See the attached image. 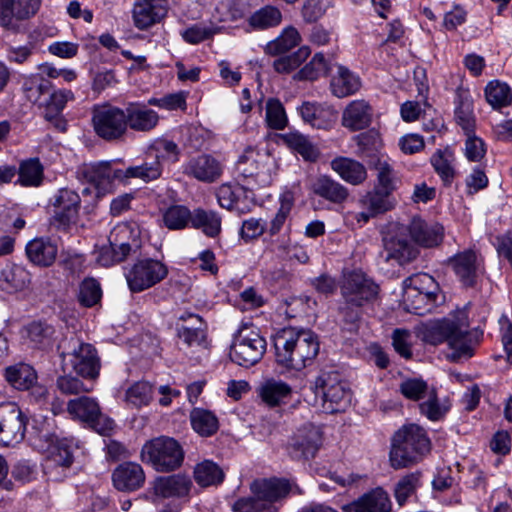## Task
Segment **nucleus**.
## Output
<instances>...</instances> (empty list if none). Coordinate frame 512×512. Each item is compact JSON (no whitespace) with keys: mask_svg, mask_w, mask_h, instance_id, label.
I'll list each match as a JSON object with an SVG mask.
<instances>
[{"mask_svg":"<svg viewBox=\"0 0 512 512\" xmlns=\"http://www.w3.org/2000/svg\"><path fill=\"white\" fill-rule=\"evenodd\" d=\"M469 320L466 308L458 310L451 318H445L428 328L424 334L427 343L438 345L446 342L453 361L471 358L479 346L483 331L468 329Z\"/></svg>","mask_w":512,"mask_h":512,"instance_id":"1","label":"nucleus"},{"mask_svg":"<svg viewBox=\"0 0 512 512\" xmlns=\"http://www.w3.org/2000/svg\"><path fill=\"white\" fill-rule=\"evenodd\" d=\"M30 437L48 456L43 464L45 474L54 481H61L74 461L72 440L59 438L54 430V420L46 417L34 418Z\"/></svg>","mask_w":512,"mask_h":512,"instance_id":"2","label":"nucleus"},{"mask_svg":"<svg viewBox=\"0 0 512 512\" xmlns=\"http://www.w3.org/2000/svg\"><path fill=\"white\" fill-rule=\"evenodd\" d=\"M339 288L342 302L338 313L345 324L355 327L363 308L377 299L379 286L362 270L354 269L343 272Z\"/></svg>","mask_w":512,"mask_h":512,"instance_id":"3","label":"nucleus"},{"mask_svg":"<svg viewBox=\"0 0 512 512\" xmlns=\"http://www.w3.org/2000/svg\"><path fill=\"white\" fill-rule=\"evenodd\" d=\"M276 362L286 369L301 371L311 365L319 353L318 336L309 329L284 328L274 342Z\"/></svg>","mask_w":512,"mask_h":512,"instance_id":"4","label":"nucleus"},{"mask_svg":"<svg viewBox=\"0 0 512 512\" xmlns=\"http://www.w3.org/2000/svg\"><path fill=\"white\" fill-rule=\"evenodd\" d=\"M431 443L426 431L409 424L399 429L392 439L390 463L394 469H401L420 462L430 451Z\"/></svg>","mask_w":512,"mask_h":512,"instance_id":"5","label":"nucleus"},{"mask_svg":"<svg viewBox=\"0 0 512 512\" xmlns=\"http://www.w3.org/2000/svg\"><path fill=\"white\" fill-rule=\"evenodd\" d=\"M251 489L254 497L238 500L233 506L234 512H278L275 502L286 498L292 491L302 494L295 483L284 478L256 480Z\"/></svg>","mask_w":512,"mask_h":512,"instance_id":"6","label":"nucleus"},{"mask_svg":"<svg viewBox=\"0 0 512 512\" xmlns=\"http://www.w3.org/2000/svg\"><path fill=\"white\" fill-rule=\"evenodd\" d=\"M316 401H320L325 413L344 411L350 404L351 394L340 374L333 370H322L310 384Z\"/></svg>","mask_w":512,"mask_h":512,"instance_id":"7","label":"nucleus"},{"mask_svg":"<svg viewBox=\"0 0 512 512\" xmlns=\"http://www.w3.org/2000/svg\"><path fill=\"white\" fill-rule=\"evenodd\" d=\"M141 459L158 472H170L181 466L184 451L175 439L161 436L143 445Z\"/></svg>","mask_w":512,"mask_h":512,"instance_id":"8","label":"nucleus"},{"mask_svg":"<svg viewBox=\"0 0 512 512\" xmlns=\"http://www.w3.org/2000/svg\"><path fill=\"white\" fill-rule=\"evenodd\" d=\"M267 342L255 327L243 326L234 336L230 349L231 360L243 367H251L264 356Z\"/></svg>","mask_w":512,"mask_h":512,"instance_id":"9","label":"nucleus"},{"mask_svg":"<svg viewBox=\"0 0 512 512\" xmlns=\"http://www.w3.org/2000/svg\"><path fill=\"white\" fill-rule=\"evenodd\" d=\"M167 274L168 269L161 261L145 258L137 260L124 275L130 291L139 293L161 282Z\"/></svg>","mask_w":512,"mask_h":512,"instance_id":"10","label":"nucleus"},{"mask_svg":"<svg viewBox=\"0 0 512 512\" xmlns=\"http://www.w3.org/2000/svg\"><path fill=\"white\" fill-rule=\"evenodd\" d=\"M125 110L112 105L93 109L92 123L95 133L102 139L114 141L122 138L126 131Z\"/></svg>","mask_w":512,"mask_h":512,"instance_id":"11","label":"nucleus"},{"mask_svg":"<svg viewBox=\"0 0 512 512\" xmlns=\"http://www.w3.org/2000/svg\"><path fill=\"white\" fill-rule=\"evenodd\" d=\"M27 416L14 402L0 404V445L14 447L25 437Z\"/></svg>","mask_w":512,"mask_h":512,"instance_id":"12","label":"nucleus"},{"mask_svg":"<svg viewBox=\"0 0 512 512\" xmlns=\"http://www.w3.org/2000/svg\"><path fill=\"white\" fill-rule=\"evenodd\" d=\"M67 410L70 415L89 424L102 435L109 434L114 429V421L102 414L98 402L91 397H79L68 402Z\"/></svg>","mask_w":512,"mask_h":512,"instance_id":"13","label":"nucleus"},{"mask_svg":"<svg viewBox=\"0 0 512 512\" xmlns=\"http://www.w3.org/2000/svg\"><path fill=\"white\" fill-rule=\"evenodd\" d=\"M385 261L399 265L410 263L418 256V248L408 239L405 225H399L384 238Z\"/></svg>","mask_w":512,"mask_h":512,"instance_id":"14","label":"nucleus"},{"mask_svg":"<svg viewBox=\"0 0 512 512\" xmlns=\"http://www.w3.org/2000/svg\"><path fill=\"white\" fill-rule=\"evenodd\" d=\"M41 6V0H2L0 2V27L17 32L19 22L33 17Z\"/></svg>","mask_w":512,"mask_h":512,"instance_id":"15","label":"nucleus"},{"mask_svg":"<svg viewBox=\"0 0 512 512\" xmlns=\"http://www.w3.org/2000/svg\"><path fill=\"white\" fill-rule=\"evenodd\" d=\"M270 157L253 148H248L236 163L237 171L245 178H255L260 185L271 183Z\"/></svg>","mask_w":512,"mask_h":512,"instance_id":"16","label":"nucleus"},{"mask_svg":"<svg viewBox=\"0 0 512 512\" xmlns=\"http://www.w3.org/2000/svg\"><path fill=\"white\" fill-rule=\"evenodd\" d=\"M448 265L466 287H473L484 271L482 258L471 249L459 252L449 258Z\"/></svg>","mask_w":512,"mask_h":512,"instance_id":"17","label":"nucleus"},{"mask_svg":"<svg viewBox=\"0 0 512 512\" xmlns=\"http://www.w3.org/2000/svg\"><path fill=\"white\" fill-rule=\"evenodd\" d=\"M113 164L111 161H102L84 165L80 168L79 174L95 186L98 195L105 194L110 191L115 180L124 182L123 170L115 168Z\"/></svg>","mask_w":512,"mask_h":512,"instance_id":"18","label":"nucleus"},{"mask_svg":"<svg viewBox=\"0 0 512 512\" xmlns=\"http://www.w3.org/2000/svg\"><path fill=\"white\" fill-rule=\"evenodd\" d=\"M223 164L209 154L190 158L183 165V173L203 183L216 182L223 173Z\"/></svg>","mask_w":512,"mask_h":512,"instance_id":"19","label":"nucleus"},{"mask_svg":"<svg viewBox=\"0 0 512 512\" xmlns=\"http://www.w3.org/2000/svg\"><path fill=\"white\" fill-rule=\"evenodd\" d=\"M322 445L320 428L308 424L300 428L289 445V453L295 459H310L315 457Z\"/></svg>","mask_w":512,"mask_h":512,"instance_id":"20","label":"nucleus"},{"mask_svg":"<svg viewBox=\"0 0 512 512\" xmlns=\"http://www.w3.org/2000/svg\"><path fill=\"white\" fill-rule=\"evenodd\" d=\"M140 229L135 223H119L111 230L108 242L124 253L126 259L139 253L142 242Z\"/></svg>","mask_w":512,"mask_h":512,"instance_id":"21","label":"nucleus"},{"mask_svg":"<svg viewBox=\"0 0 512 512\" xmlns=\"http://www.w3.org/2000/svg\"><path fill=\"white\" fill-rule=\"evenodd\" d=\"M81 199L78 193L70 189H60L54 196L52 205L55 208L54 222L59 227H67L78 218Z\"/></svg>","mask_w":512,"mask_h":512,"instance_id":"22","label":"nucleus"},{"mask_svg":"<svg viewBox=\"0 0 512 512\" xmlns=\"http://www.w3.org/2000/svg\"><path fill=\"white\" fill-rule=\"evenodd\" d=\"M73 370L80 376L95 379L99 375L100 360L96 349L91 344L81 343L77 349L68 354Z\"/></svg>","mask_w":512,"mask_h":512,"instance_id":"23","label":"nucleus"},{"mask_svg":"<svg viewBox=\"0 0 512 512\" xmlns=\"http://www.w3.org/2000/svg\"><path fill=\"white\" fill-rule=\"evenodd\" d=\"M167 0H135L133 7V22L145 30L160 22L167 13Z\"/></svg>","mask_w":512,"mask_h":512,"instance_id":"24","label":"nucleus"},{"mask_svg":"<svg viewBox=\"0 0 512 512\" xmlns=\"http://www.w3.org/2000/svg\"><path fill=\"white\" fill-rule=\"evenodd\" d=\"M125 110L126 125L136 132H150L159 123V115L145 103L131 102Z\"/></svg>","mask_w":512,"mask_h":512,"instance_id":"25","label":"nucleus"},{"mask_svg":"<svg viewBox=\"0 0 512 512\" xmlns=\"http://www.w3.org/2000/svg\"><path fill=\"white\" fill-rule=\"evenodd\" d=\"M405 228L413 242L424 247L437 246L443 239V227L440 224H429L419 217H414Z\"/></svg>","mask_w":512,"mask_h":512,"instance_id":"26","label":"nucleus"},{"mask_svg":"<svg viewBox=\"0 0 512 512\" xmlns=\"http://www.w3.org/2000/svg\"><path fill=\"white\" fill-rule=\"evenodd\" d=\"M342 510L343 512H389L391 501L386 491L376 488L344 505Z\"/></svg>","mask_w":512,"mask_h":512,"instance_id":"27","label":"nucleus"},{"mask_svg":"<svg viewBox=\"0 0 512 512\" xmlns=\"http://www.w3.org/2000/svg\"><path fill=\"white\" fill-rule=\"evenodd\" d=\"M297 111L305 123L316 129L328 130L336 121L333 108L314 102H303Z\"/></svg>","mask_w":512,"mask_h":512,"instance_id":"28","label":"nucleus"},{"mask_svg":"<svg viewBox=\"0 0 512 512\" xmlns=\"http://www.w3.org/2000/svg\"><path fill=\"white\" fill-rule=\"evenodd\" d=\"M112 480L116 489L120 491H134L144 484L145 474L139 464L125 462L113 471Z\"/></svg>","mask_w":512,"mask_h":512,"instance_id":"29","label":"nucleus"},{"mask_svg":"<svg viewBox=\"0 0 512 512\" xmlns=\"http://www.w3.org/2000/svg\"><path fill=\"white\" fill-rule=\"evenodd\" d=\"M372 120V107L365 100L350 102L342 113V125L351 130L358 131L367 128Z\"/></svg>","mask_w":512,"mask_h":512,"instance_id":"30","label":"nucleus"},{"mask_svg":"<svg viewBox=\"0 0 512 512\" xmlns=\"http://www.w3.org/2000/svg\"><path fill=\"white\" fill-rule=\"evenodd\" d=\"M283 14L281 10L274 5L267 4L252 12L246 18L247 32L266 31L281 25Z\"/></svg>","mask_w":512,"mask_h":512,"instance_id":"31","label":"nucleus"},{"mask_svg":"<svg viewBox=\"0 0 512 512\" xmlns=\"http://www.w3.org/2000/svg\"><path fill=\"white\" fill-rule=\"evenodd\" d=\"M74 99V94L71 90L60 89L49 93V99L44 105V118L46 121L52 123L58 130H66V122L62 118V111L64 110L68 101Z\"/></svg>","mask_w":512,"mask_h":512,"instance_id":"32","label":"nucleus"},{"mask_svg":"<svg viewBox=\"0 0 512 512\" xmlns=\"http://www.w3.org/2000/svg\"><path fill=\"white\" fill-rule=\"evenodd\" d=\"M259 396L270 407L280 406L290 402L293 390L282 380L267 379L259 387Z\"/></svg>","mask_w":512,"mask_h":512,"instance_id":"33","label":"nucleus"},{"mask_svg":"<svg viewBox=\"0 0 512 512\" xmlns=\"http://www.w3.org/2000/svg\"><path fill=\"white\" fill-rule=\"evenodd\" d=\"M58 253L57 245L49 238H35L26 245L28 259L41 267L51 266Z\"/></svg>","mask_w":512,"mask_h":512,"instance_id":"34","label":"nucleus"},{"mask_svg":"<svg viewBox=\"0 0 512 512\" xmlns=\"http://www.w3.org/2000/svg\"><path fill=\"white\" fill-rule=\"evenodd\" d=\"M312 192L334 204L343 203L349 195L348 189L329 176L321 175L311 184Z\"/></svg>","mask_w":512,"mask_h":512,"instance_id":"35","label":"nucleus"},{"mask_svg":"<svg viewBox=\"0 0 512 512\" xmlns=\"http://www.w3.org/2000/svg\"><path fill=\"white\" fill-rule=\"evenodd\" d=\"M191 480L186 475L175 474L158 477L154 482V492L163 498L181 497L188 494Z\"/></svg>","mask_w":512,"mask_h":512,"instance_id":"36","label":"nucleus"},{"mask_svg":"<svg viewBox=\"0 0 512 512\" xmlns=\"http://www.w3.org/2000/svg\"><path fill=\"white\" fill-rule=\"evenodd\" d=\"M331 168L344 181L352 185L362 184L367 178L365 166L351 158L337 157L331 161Z\"/></svg>","mask_w":512,"mask_h":512,"instance_id":"37","label":"nucleus"},{"mask_svg":"<svg viewBox=\"0 0 512 512\" xmlns=\"http://www.w3.org/2000/svg\"><path fill=\"white\" fill-rule=\"evenodd\" d=\"M180 321H190L191 324H182L177 328L179 339L188 347L199 346L205 339L202 319L192 313H184L179 317Z\"/></svg>","mask_w":512,"mask_h":512,"instance_id":"38","label":"nucleus"},{"mask_svg":"<svg viewBox=\"0 0 512 512\" xmlns=\"http://www.w3.org/2000/svg\"><path fill=\"white\" fill-rule=\"evenodd\" d=\"M31 280L30 273L20 265L7 266L0 272V289L14 293L25 289Z\"/></svg>","mask_w":512,"mask_h":512,"instance_id":"39","label":"nucleus"},{"mask_svg":"<svg viewBox=\"0 0 512 512\" xmlns=\"http://www.w3.org/2000/svg\"><path fill=\"white\" fill-rule=\"evenodd\" d=\"M361 87L360 78L343 66H339L331 80L332 93L343 98L356 93Z\"/></svg>","mask_w":512,"mask_h":512,"instance_id":"40","label":"nucleus"},{"mask_svg":"<svg viewBox=\"0 0 512 512\" xmlns=\"http://www.w3.org/2000/svg\"><path fill=\"white\" fill-rule=\"evenodd\" d=\"M282 139L290 149L301 155L305 161L315 162L320 156L318 148L307 136L298 131H290L284 134Z\"/></svg>","mask_w":512,"mask_h":512,"instance_id":"41","label":"nucleus"},{"mask_svg":"<svg viewBox=\"0 0 512 512\" xmlns=\"http://www.w3.org/2000/svg\"><path fill=\"white\" fill-rule=\"evenodd\" d=\"M191 226L208 237H216L221 231V217L215 211L197 208L192 211Z\"/></svg>","mask_w":512,"mask_h":512,"instance_id":"42","label":"nucleus"},{"mask_svg":"<svg viewBox=\"0 0 512 512\" xmlns=\"http://www.w3.org/2000/svg\"><path fill=\"white\" fill-rule=\"evenodd\" d=\"M5 378L16 389L29 390L36 383L37 374L32 366L19 363L6 368Z\"/></svg>","mask_w":512,"mask_h":512,"instance_id":"43","label":"nucleus"},{"mask_svg":"<svg viewBox=\"0 0 512 512\" xmlns=\"http://www.w3.org/2000/svg\"><path fill=\"white\" fill-rule=\"evenodd\" d=\"M484 95L487 103L493 109H501L512 103V90L510 86L500 80L488 82L484 89Z\"/></svg>","mask_w":512,"mask_h":512,"instance_id":"44","label":"nucleus"},{"mask_svg":"<svg viewBox=\"0 0 512 512\" xmlns=\"http://www.w3.org/2000/svg\"><path fill=\"white\" fill-rule=\"evenodd\" d=\"M190 422L193 430L203 437L215 434L219 428L217 417L209 410L194 408L190 412Z\"/></svg>","mask_w":512,"mask_h":512,"instance_id":"45","label":"nucleus"},{"mask_svg":"<svg viewBox=\"0 0 512 512\" xmlns=\"http://www.w3.org/2000/svg\"><path fill=\"white\" fill-rule=\"evenodd\" d=\"M54 333L55 330L51 325L42 321H34L26 326L24 337L32 347L46 348L52 344Z\"/></svg>","mask_w":512,"mask_h":512,"instance_id":"46","label":"nucleus"},{"mask_svg":"<svg viewBox=\"0 0 512 512\" xmlns=\"http://www.w3.org/2000/svg\"><path fill=\"white\" fill-rule=\"evenodd\" d=\"M300 41L301 36L298 30L293 26H287L276 39L266 44L265 52L270 55L286 53L296 47Z\"/></svg>","mask_w":512,"mask_h":512,"instance_id":"47","label":"nucleus"},{"mask_svg":"<svg viewBox=\"0 0 512 512\" xmlns=\"http://www.w3.org/2000/svg\"><path fill=\"white\" fill-rule=\"evenodd\" d=\"M453 161V155L448 150H437L430 159L431 165L445 186H451L456 176Z\"/></svg>","mask_w":512,"mask_h":512,"instance_id":"48","label":"nucleus"},{"mask_svg":"<svg viewBox=\"0 0 512 512\" xmlns=\"http://www.w3.org/2000/svg\"><path fill=\"white\" fill-rule=\"evenodd\" d=\"M194 479L202 487L218 485L224 479V472L213 461L204 460L195 466Z\"/></svg>","mask_w":512,"mask_h":512,"instance_id":"49","label":"nucleus"},{"mask_svg":"<svg viewBox=\"0 0 512 512\" xmlns=\"http://www.w3.org/2000/svg\"><path fill=\"white\" fill-rule=\"evenodd\" d=\"M162 164L157 159L144 161L141 165L130 166L123 170V180L126 182L130 178H138L144 182H150L158 179L162 175Z\"/></svg>","mask_w":512,"mask_h":512,"instance_id":"50","label":"nucleus"},{"mask_svg":"<svg viewBox=\"0 0 512 512\" xmlns=\"http://www.w3.org/2000/svg\"><path fill=\"white\" fill-rule=\"evenodd\" d=\"M391 193L375 188L366 193L360 200L361 205L375 215L391 210L394 201L390 198Z\"/></svg>","mask_w":512,"mask_h":512,"instance_id":"51","label":"nucleus"},{"mask_svg":"<svg viewBox=\"0 0 512 512\" xmlns=\"http://www.w3.org/2000/svg\"><path fill=\"white\" fill-rule=\"evenodd\" d=\"M437 296L432 294H426L425 292L404 289L403 299L406 308L409 312L414 314H423L426 311H430L431 307L436 301Z\"/></svg>","mask_w":512,"mask_h":512,"instance_id":"52","label":"nucleus"},{"mask_svg":"<svg viewBox=\"0 0 512 512\" xmlns=\"http://www.w3.org/2000/svg\"><path fill=\"white\" fill-rule=\"evenodd\" d=\"M372 166L377 172L378 186L376 188L392 193L396 189L397 177L388 158L378 157L372 162Z\"/></svg>","mask_w":512,"mask_h":512,"instance_id":"53","label":"nucleus"},{"mask_svg":"<svg viewBox=\"0 0 512 512\" xmlns=\"http://www.w3.org/2000/svg\"><path fill=\"white\" fill-rule=\"evenodd\" d=\"M449 410V406L441 403L436 388H432L419 403L420 413L430 421H439L444 418Z\"/></svg>","mask_w":512,"mask_h":512,"instance_id":"54","label":"nucleus"},{"mask_svg":"<svg viewBox=\"0 0 512 512\" xmlns=\"http://www.w3.org/2000/svg\"><path fill=\"white\" fill-rule=\"evenodd\" d=\"M191 214L186 206L172 205L163 213V223L169 230H181L191 224Z\"/></svg>","mask_w":512,"mask_h":512,"instance_id":"55","label":"nucleus"},{"mask_svg":"<svg viewBox=\"0 0 512 512\" xmlns=\"http://www.w3.org/2000/svg\"><path fill=\"white\" fill-rule=\"evenodd\" d=\"M265 120L269 128L283 130L288 123L286 111L282 103L276 98H269L266 102Z\"/></svg>","mask_w":512,"mask_h":512,"instance_id":"56","label":"nucleus"},{"mask_svg":"<svg viewBox=\"0 0 512 512\" xmlns=\"http://www.w3.org/2000/svg\"><path fill=\"white\" fill-rule=\"evenodd\" d=\"M43 178V167L38 159L23 161L19 168V182L22 186H39Z\"/></svg>","mask_w":512,"mask_h":512,"instance_id":"57","label":"nucleus"},{"mask_svg":"<svg viewBox=\"0 0 512 512\" xmlns=\"http://www.w3.org/2000/svg\"><path fill=\"white\" fill-rule=\"evenodd\" d=\"M52 89L50 81L35 75L25 80L23 83V91L26 98L33 103H39L42 105L41 97L45 94H49Z\"/></svg>","mask_w":512,"mask_h":512,"instance_id":"58","label":"nucleus"},{"mask_svg":"<svg viewBox=\"0 0 512 512\" xmlns=\"http://www.w3.org/2000/svg\"><path fill=\"white\" fill-rule=\"evenodd\" d=\"M432 388L422 378H407L400 383L399 391L409 400L421 401Z\"/></svg>","mask_w":512,"mask_h":512,"instance_id":"59","label":"nucleus"},{"mask_svg":"<svg viewBox=\"0 0 512 512\" xmlns=\"http://www.w3.org/2000/svg\"><path fill=\"white\" fill-rule=\"evenodd\" d=\"M149 149L155 152L154 159L166 160L171 163L179 161L180 150L178 145L168 139L158 138L155 139L149 146Z\"/></svg>","mask_w":512,"mask_h":512,"instance_id":"60","label":"nucleus"},{"mask_svg":"<svg viewBox=\"0 0 512 512\" xmlns=\"http://www.w3.org/2000/svg\"><path fill=\"white\" fill-rule=\"evenodd\" d=\"M102 297V290L97 280L86 278L79 287L78 300L85 307L96 305Z\"/></svg>","mask_w":512,"mask_h":512,"instance_id":"61","label":"nucleus"},{"mask_svg":"<svg viewBox=\"0 0 512 512\" xmlns=\"http://www.w3.org/2000/svg\"><path fill=\"white\" fill-rule=\"evenodd\" d=\"M309 54L310 50L308 47H301L292 54L276 59L273 63V67L278 73H290L298 68Z\"/></svg>","mask_w":512,"mask_h":512,"instance_id":"62","label":"nucleus"},{"mask_svg":"<svg viewBox=\"0 0 512 512\" xmlns=\"http://www.w3.org/2000/svg\"><path fill=\"white\" fill-rule=\"evenodd\" d=\"M329 70L328 63L322 53H316L311 61L307 63L299 72L300 80H315L327 74Z\"/></svg>","mask_w":512,"mask_h":512,"instance_id":"63","label":"nucleus"},{"mask_svg":"<svg viewBox=\"0 0 512 512\" xmlns=\"http://www.w3.org/2000/svg\"><path fill=\"white\" fill-rule=\"evenodd\" d=\"M153 389L148 382L140 381L133 384L126 392V400L135 407L149 404Z\"/></svg>","mask_w":512,"mask_h":512,"instance_id":"64","label":"nucleus"}]
</instances>
